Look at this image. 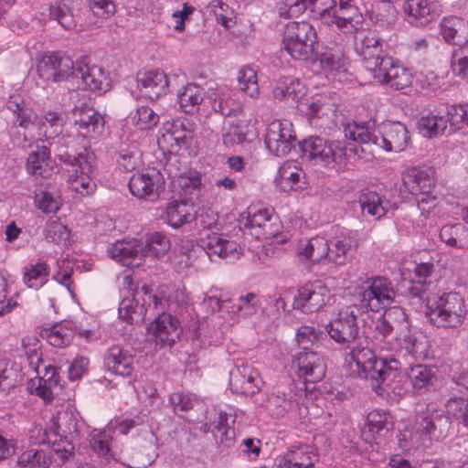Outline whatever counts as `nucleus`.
I'll list each match as a JSON object with an SVG mask.
<instances>
[{
  "label": "nucleus",
  "mask_w": 468,
  "mask_h": 468,
  "mask_svg": "<svg viewBox=\"0 0 468 468\" xmlns=\"http://www.w3.org/2000/svg\"><path fill=\"white\" fill-rule=\"evenodd\" d=\"M66 122L73 125L77 133L89 139L100 136L104 130V118L93 107L83 92L74 90L69 93L64 101Z\"/></svg>",
  "instance_id": "nucleus-1"
},
{
  "label": "nucleus",
  "mask_w": 468,
  "mask_h": 468,
  "mask_svg": "<svg viewBox=\"0 0 468 468\" xmlns=\"http://www.w3.org/2000/svg\"><path fill=\"white\" fill-rule=\"evenodd\" d=\"M426 314L430 322L437 327H459L467 314L465 301L458 292H444L427 306Z\"/></svg>",
  "instance_id": "nucleus-2"
},
{
  "label": "nucleus",
  "mask_w": 468,
  "mask_h": 468,
  "mask_svg": "<svg viewBox=\"0 0 468 468\" xmlns=\"http://www.w3.org/2000/svg\"><path fill=\"white\" fill-rule=\"evenodd\" d=\"M447 427V417L438 412L431 415L422 413L416 419L411 429L405 430L401 434L403 441H408V443L401 444V446L416 450L426 448L431 445L433 438L436 440L441 438Z\"/></svg>",
  "instance_id": "nucleus-3"
},
{
  "label": "nucleus",
  "mask_w": 468,
  "mask_h": 468,
  "mask_svg": "<svg viewBox=\"0 0 468 468\" xmlns=\"http://www.w3.org/2000/svg\"><path fill=\"white\" fill-rule=\"evenodd\" d=\"M282 46L292 58L306 60L317 46L316 31L306 21L289 22L283 31Z\"/></svg>",
  "instance_id": "nucleus-4"
},
{
  "label": "nucleus",
  "mask_w": 468,
  "mask_h": 468,
  "mask_svg": "<svg viewBox=\"0 0 468 468\" xmlns=\"http://www.w3.org/2000/svg\"><path fill=\"white\" fill-rule=\"evenodd\" d=\"M60 161L67 186L73 195L87 197L95 192L97 186L90 176L91 165L86 155L79 154L78 156H70L65 154L60 156Z\"/></svg>",
  "instance_id": "nucleus-5"
},
{
  "label": "nucleus",
  "mask_w": 468,
  "mask_h": 468,
  "mask_svg": "<svg viewBox=\"0 0 468 468\" xmlns=\"http://www.w3.org/2000/svg\"><path fill=\"white\" fill-rule=\"evenodd\" d=\"M302 158L314 165L324 166L342 164L346 149L338 142H329L322 137L311 136L300 143Z\"/></svg>",
  "instance_id": "nucleus-6"
},
{
  "label": "nucleus",
  "mask_w": 468,
  "mask_h": 468,
  "mask_svg": "<svg viewBox=\"0 0 468 468\" xmlns=\"http://www.w3.org/2000/svg\"><path fill=\"white\" fill-rule=\"evenodd\" d=\"M347 361L350 365L355 364L359 377L376 381L378 384L384 382L394 374L386 362L378 359L368 347H354L348 354ZM372 388L378 392L377 388H379V385L375 387L372 384Z\"/></svg>",
  "instance_id": "nucleus-7"
},
{
  "label": "nucleus",
  "mask_w": 468,
  "mask_h": 468,
  "mask_svg": "<svg viewBox=\"0 0 468 468\" xmlns=\"http://www.w3.org/2000/svg\"><path fill=\"white\" fill-rule=\"evenodd\" d=\"M378 60L375 75L382 84L404 93L410 90L414 75L409 68L389 56L378 58Z\"/></svg>",
  "instance_id": "nucleus-8"
},
{
  "label": "nucleus",
  "mask_w": 468,
  "mask_h": 468,
  "mask_svg": "<svg viewBox=\"0 0 468 468\" xmlns=\"http://www.w3.org/2000/svg\"><path fill=\"white\" fill-rule=\"evenodd\" d=\"M359 292L360 303L367 310L379 312L391 305L396 292L392 282L382 276L367 278Z\"/></svg>",
  "instance_id": "nucleus-9"
},
{
  "label": "nucleus",
  "mask_w": 468,
  "mask_h": 468,
  "mask_svg": "<svg viewBox=\"0 0 468 468\" xmlns=\"http://www.w3.org/2000/svg\"><path fill=\"white\" fill-rule=\"evenodd\" d=\"M357 314L356 305L342 308L337 317L330 321L326 326L330 337L339 344H350L355 341L359 333Z\"/></svg>",
  "instance_id": "nucleus-10"
},
{
  "label": "nucleus",
  "mask_w": 468,
  "mask_h": 468,
  "mask_svg": "<svg viewBox=\"0 0 468 468\" xmlns=\"http://www.w3.org/2000/svg\"><path fill=\"white\" fill-rule=\"evenodd\" d=\"M330 299V291L321 282H308L294 296L292 307L304 314L318 312Z\"/></svg>",
  "instance_id": "nucleus-11"
},
{
  "label": "nucleus",
  "mask_w": 468,
  "mask_h": 468,
  "mask_svg": "<svg viewBox=\"0 0 468 468\" xmlns=\"http://www.w3.org/2000/svg\"><path fill=\"white\" fill-rule=\"evenodd\" d=\"M292 367L298 378L305 383L321 381L326 372L323 357L314 352H300L292 360Z\"/></svg>",
  "instance_id": "nucleus-12"
},
{
  "label": "nucleus",
  "mask_w": 468,
  "mask_h": 468,
  "mask_svg": "<svg viewBox=\"0 0 468 468\" xmlns=\"http://www.w3.org/2000/svg\"><path fill=\"white\" fill-rule=\"evenodd\" d=\"M147 332L161 346H171L182 333L179 320L170 314H160L147 327Z\"/></svg>",
  "instance_id": "nucleus-13"
},
{
  "label": "nucleus",
  "mask_w": 468,
  "mask_h": 468,
  "mask_svg": "<svg viewBox=\"0 0 468 468\" xmlns=\"http://www.w3.org/2000/svg\"><path fill=\"white\" fill-rule=\"evenodd\" d=\"M262 385L260 374L251 367L242 365L230 371L229 387L236 394L253 396L261 391Z\"/></svg>",
  "instance_id": "nucleus-14"
},
{
  "label": "nucleus",
  "mask_w": 468,
  "mask_h": 468,
  "mask_svg": "<svg viewBox=\"0 0 468 468\" xmlns=\"http://www.w3.org/2000/svg\"><path fill=\"white\" fill-rule=\"evenodd\" d=\"M293 139L291 125L277 121L268 126L265 144L270 152L275 155L285 156L292 149Z\"/></svg>",
  "instance_id": "nucleus-15"
},
{
  "label": "nucleus",
  "mask_w": 468,
  "mask_h": 468,
  "mask_svg": "<svg viewBox=\"0 0 468 468\" xmlns=\"http://www.w3.org/2000/svg\"><path fill=\"white\" fill-rule=\"evenodd\" d=\"M319 461L317 451L310 445L292 447L282 458L279 468H315Z\"/></svg>",
  "instance_id": "nucleus-16"
},
{
  "label": "nucleus",
  "mask_w": 468,
  "mask_h": 468,
  "mask_svg": "<svg viewBox=\"0 0 468 468\" xmlns=\"http://www.w3.org/2000/svg\"><path fill=\"white\" fill-rule=\"evenodd\" d=\"M104 362L107 368L118 376L131 377L134 370V356L119 345L107 350Z\"/></svg>",
  "instance_id": "nucleus-17"
},
{
  "label": "nucleus",
  "mask_w": 468,
  "mask_h": 468,
  "mask_svg": "<svg viewBox=\"0 0 468 468\" xmlns=\"http://www.w3.org/2000/svg\"><path fill=\"white\" fill-rule=\"evenodd\" d=\"M157 457L158 440L154 433H149L123 463L130 468H146L154 463Z\"/></svg>",
  "instance_id": "nucleus-18"
},
{
  "label": "nucleus",
  "mask_w": 468,
  "mask_h": 468,
  "mask_svg": "<svg viewBox=\"0 0 468 468\" xmlns=\"http://www.w3.org/2000/svg\"><path fill=\"white\" fill-rule=\"evenodd\" d=\"M405 188L415 196L431 194L436 185V179L432 173L417 167L407 169L402 176Z\"/></svg>",
  "instance_id": "nucleus-19"
},
{
  "label": "nucleus",
  "mask_w": 468,
  "mask_h": 468,
  "mask_svg": "<svg viewBox=\"0 0 468 468\" xmlns=\"http://www.w3.org/2000/svg\"><path fill=\"white\" fill-rule=\"evenodd\" d=\"M253 120L242 115L235 122H226L223 126L222 141L228 147L242 144L247 137L255 133Z\"/></svg>",
  "instance_id": "nucleus-20"
},
{
  "label": "nucleus",
  "mask_w": 468,
  "mask_h": 468,
  "mask_svg": "<svg viewBox=\"0 0 468 468\" xmlns=\"http://www.w3.org/2000/svg\"><path fill=\"white\" fill-rule=\"evenodd\" d=\"M110 253L122 265L131 268L139 267L144 259L142 245L137 240L118 241L112 245Z\"/></svg>",
  "instance_id": "nucleus-21"
},
{
  "label": "nucleus",
  "mask_w": 468,
  "mask_h": 468,
  "mask_svg": "<svg viewBox=\"0 0 468 468\" xmlns=\"http://www.w3.org/2000/svg\"><path fill=\"white\" fill-rule=\"evenodd\" d=\"M410 143L407 128L400 122H391L386 125L384 133L379 136L378 147L387 152L399 153L406 149Z\"/></svg>",
  "instance_id": "nucleus-22"
},
{
  "label": "nucleus",
  "mask_w": 468,
  "mask_h": 468,
  "mask_svg": "<svg viewBox=\"0 0 468 468\" xmlns=\"http://www.w3.org/2000/svg\"><path fill=\"white\" fill-rule=\"evenodd\" d=\"M138 83L143 94L150 100H155L166 94L168 79L165 72L149 70L138 77Z\"/></svg>",
  "instance_id": "nucleus-23"
},
{
  "label": "nucleus",
  "mask_w": 468,
  "mask_h": 468,
  "mask_svg": "<svg viewBox=\"0 0 468 468\" xmlns=\"http://www.w3.org/2000/svg\"><path fill=\"white\" fill-rule=\"evenodd\" d=\"M162 184V176L159 172L152 174L133 175L129 181L131 193L139 197H155Z\"/></svg>",
  "instance_id": "nucleus-24"
},
{
  "label": "nucleus",
  "mask_w": 468,
  "mask_h": 468,
  "mask_svg": "<svg viewBox=\"0 0 468 468\" xmlns=\"http://www.w3.org/2000/svg\"><path fill=\"white\" fill-rule=\"evenodd\" d=\"M396 325H392L387 316L379 318L371 336V344L380 351H396L398 343L396 341Z\"/></svg>",
  "instance_id": "nucleus-25"
},
{
  "label": "nucleus",
  "mask_w": 468,
  "mask_h": 468,
  "mask_svg": "<svg viewBox=\"0 0 468 468\" xmlns=\"http://www.w3.org/2000/svg\"><path fill=\"white\" fill-rule=\"evenodd\" d=\"M403 11L407 21L416 27H423L432 21L434 13L429 0H405Z\"/></svg>",
  "instance_id": "nucleus-26"
},
{
  "label": "nucleus",
  "mask_w": 468,
  "mask_h": 468,
  "mask_svg": "<svg viewBox=\"0 0 468 468\" xmlns=\"http://www.w3.org/2000/svg\"><path fill=\"white\" fill-rule=\"evenodd\" d=\"M79 67V80H81L86 89L99 92H105L110 89V78L102 68L89 66L87 63Z\"/></svg>",
  "instance_id": "nucleus-27"
},
{
  "label": "nucleus",
  "mask_w": 468,
  "mask_h": 468,
  "mask_svg": "<svg viewBox=\"0 0 468 468\" xmlns=\"http://www.w3.org/2000/svg\"><path fill=\"white\" fill-rule=\"evenodd\" d=\"M195 214L192 204L174 201L167 206L165 218L170 226L177 229L194 220Z\"/></svg>",
  "instance_id": "nucleus-28"
},
{
  "label": "nucleus",
  "mask_w": 468,
  "mask_h": 468,
  "mask_svg": "<svg viewBox=\"0 0 468 468\" xmlns=\"http://www.w3.org/2000/svg\"><path fill=\"white\" fill-rule=\"evenodd\" d=\"M374 123L370 122L348 123L345 129L346 136L350 140L367 145L378 146L379 136L373 131Z\"/></svg>",
  "instance_id": "nucleus-29"
},
{
  "label": "nucleus",
  "mask_w": 468,
  "mask_h": 468,
  "mask_svg": "<svg viewBox=\"0 0 468 468\" xmlns=\"http://www.w3.org/2000/svg\"><path fill=\"white\" fill-rule=\"evenodd\" d=\"M6 107L16 116L14 126H19L27 129L34 124L36 115L34 112L27 107L24 99L19 94H12L6 101Z\"/></svg>",
  "instance_id": "nucleus-30"
},
{
  "label": "nucleus",
  "mask_w": 468,
  "mask_h": 468,
  "mask_svg": "<svg viewBox=\"0 0 468 468\" xmlns=\"http://www.w3.org/2000/svg\"><path fill=\"white\" fill-rule=\"evenodd\" d=\"M207 253L210 258L227 259L235 256L238 251V244L233 240L223 239L220 235L213 233L207 236L205 243Z\"/></svg>",
  "instance_id": "nucleus-31"
},
{
  "label": "nucleus",
  "mask_w": 468,
  "mask_h": 468,
  "mask_svg": "<svg viewBox=\"0 0 468 468\" xmlns=\"http://www.w3.org/2000/svg\"><path fill=\"white\" fill-rule=\"evenodd\" d=\"M273 93L279 100L298 101L304 96L305 89L299 80L283 77L277 81Z\"/></svg>",
  "instance_id": "nucleus-32"
},
{
  "label": "nucleus",
  "mask_w": 468,
  "mask_h": 468,
  "mask_svg": "<svg viewBox=\"0 0 468 468\" xmlns=\"http://www.w3.org/2000/svg\"><path fill=\"white\" fill-rule=\"evenodd\" d=\"M318 59L324 69L342 72L346 71L347 58L343 48L338 45L325 47L318 56Z\"/></svg>",
  "instance_id": "nucleus-33"
},
{
  "label": "nucleus",
  "mask_w": 468,
  "mask_h": 468,
  "mask_svg": "<svg viewBox=\"0 0 468 468\" xmlns=\"http://www.w3.org/2000/svg\"><path fill=\"white\" fill-rule=\"evenodd\" d=\"M302 170L293 162L283 163L275 178L276 185L284 192L294 190L301 179Z\"/></svg>",
  "instance_id": "nucleus-34"
},
{
  "label": "nucleus",
  "mask_w": 468,
  "mask_h": 468,
  "mask_svg": "<svg viewBox=\"0 0 468 468\" xmlns=\"http://www.w3.org/2000/svg\"><path fill=\"white\" fill-rule=\"evenodd\" d=\"M440 238L451 247L468 248V229L462 224L443 226L440 231Z\"/></svg>",
  "instance_id": "nucleus-35"
},
{
  "label": "nucleus",
  "mask_w": 468,
  "mask_h": 468,
  "mask_svg": "<svg viewBox=\"0 0 468 468\" xmlns=\"http://www.w3.org/2000/svg\"><path fill=\"white\" fill-rule=\"evenodd\" d=\"M396 331L398 333L396 335L398 348H404L408 353L413 356H417L421 353L420 350L421 343L406 322L397 324Z\"/></svg>",
  "instance_id": "nucleus-36"
},
{
  "label": "nucleus",
  "mask_w": 468,
  "mask_h": 468,
  "mask_svg": "<svg viewBox=\"0 0 468 468\" xmlns=\"http://www.w3.org/2000/svg\"><path fill=\"white\" fill-rule=\"evenodd\" d=\"M330 249L327 240L322 237L309 239L305 245L299 249L298 254L312 261H320L329 255Z\"/></svg>",
  "instance_id": "nucleus-37"
},
{
  "label": "nucleus",
  "mask_w": 468,
  "mask_h": 468,
  "mask_svg": "<svg viewBox=\"0 0 468 468\" xmlns=\"http://www.w3.org/2000/svg\"><path fill=\"white\" fill-rule=\"evenodd\" d=\"M202 101V89L196 84H187L178 94L180 108L186 113L194 112Z\"/></svg>",
  "instance_id": "nucleus-38"
},
{
  "label": "nucleus",
  "mask_w": 468,
  "mask_h": 468,
  "mask_svg": "<svg viewBox=\"0 0 468 468\" xmlns=\"http://www.w3.org/2000/svg\"><path fill=\"white\" fill-rule=\"evenodd\" d=\"M47 149L43 147L37 152L29 154L27 159V170L33 176H39L41 177H48L50 175V168L48 164Z\"/></svg>",
  "instance_id": "nucleus-39"
},
{
  "label": "nucleus",
  "mask_w": 468,
  "mask_h": 468,
  "mask_svg": "<svg viewBox=\"0 0 468 468\" xmlns=\"http://www.w3.org/2000/svg\"><path fill=\"white\" fill-rule=\"evenodd\" d=\"M58 55L56 52L45 53L37 63L39 77L46 81L57 82L58 80Z\"/></svg>",
  "instance_id": "nucleus-40"
},
{
  "label": "nucleus",
  "mask_w": 468,
  "mask_h": 468,
  "mask_svg": "<svg viewBox=\"0 0 468 468\" xmlns=\"http://www.w3.org/2000/svg\"><path fill=\"white\" fill-rule=\"evenodd\" d=\"M367 427L373 436L388 431L393 428L391 416L385 411L374 410L367 414Z\"/></svg>",
  "instance_id": "nucleus-41"
},
{
  "label": "nucleus",
  "mask_w": 468,
  "mask_h": 468,
  "mask_svg": "<svg viewBox=\"0 0 468 468\" xmlns=\"http://www.w3.org/2000/svg\"><path fill=\"white\" fill-rule=\"evenodd\" d=\"M48 275V265L39 262L25 268L23 280L27 287L38 289L47 282Z\"/></svg>",
  "instance_id": "nucleus-42"
},
{
  "label": "nucleus",
  "mask_w": 468,
  "mask_h": 468,
  "mask_svg": "<svg viewBox=\"0 0 468 468\" xmlns=\"http://www.w3.org/2000/svg\"><path fill=\"white\" fill-rule=\"evenodd\" d=\"M359 205L363 213L379 218L386 214L381 197L376 192L363 193L359 197Z\"/></svg>",
  "instance_id": "nucleus-43"
},
{
  "label": "nucleus",
  "mask_w": 468,
  "mask_h": 468,
  "mask_svg": "<svg viewBox=\"0 0 468 468\" xmlns=\"http://www.w3.org/2000/svg\"><path fill=\"white\" fill-rule=\"evenodd\" d=\"M419 127L427 137L443 134L447 129V121L442 116H423L419 122Z\"/></svg>",
  "instance_id": "nucleus-44"
},
{
  "label": "nucleus",
  "mask_w": 468,
  "mask_h": 468,
  "mask_svg": "<svg viewBox=\"0 0 468 468\" xmlns=\"http://www.w3.org/2000/svg\"><path fill=\"white\" fill-rule=\"evenodd\" d=\"M238 81L240 90L250 97H256L260 90L256 70L250 67H243L238 74Z\"/></svg>",
  "instance_id": "nucleus-45"
},
{
  "label": "nucleus",
  "mask_w": 468,
  "mask_h": 468,
  "mask_svg": "<svg viewBox=\"0 0 468 468\" xmlns=\"http://www.w3.org/2000/svg\"><path fill=\"white\" fill-rule=\"evenodd\" d=\"M464 27V21L459 17L444 19L441 24V34L443 38L447 42L454 45L462 44L465 37L460 34V29Z\"/></svg>",
  "instance_id": "nucleus-46"
},
{
  "label": "nucleus",
  "mask_w": 468,
  "mask_h": 468,
  "mask_svg": "<svg viewBox=\"0 0 468 468\" xmlns=\"http://www.w3.org/2000/svg\"><path fill=\"white\" fill-rule=\"evenodd\" d=\"M317 0H284L278 6L279 16L282 18L297 17L315 4Z\"/></svg>",
  "instance_id": "nucleus-47"
},
{
  "label": "nucleus",
  "mask_w": 468,
  "mask_h": 468,
  "mask_svg": "<svg viewBox=\"0 0 468 468\" xmlns=\"http://www.w3.org/2000/svg\"><path fill=\"white\" fill-rule=\"evenodd\" d=\"M56 378L57 377L54 374L53 377L48 379H31L27 384V389L30 393L36 394L39 398L43 399L45 402H50L54 399L52 385H57L58 379Z\"/></svg>",
  "instance_id": "nucleus-48"
},
{
  "label": "nucleus",
  "mask_w": 468,
  "mask_h": 468,
  "mask_svg": "<svg viewBox=\"0 0 468 468\" xmlns=\"http://www.w3.org/2000/svg\"><path fill=\"white\" fill-rule=\"evenodd\" d=\"M120 318L127 323L133 324L144 320V306L134 299L124 298L119 306Z\"/></svg>",
  "instance_id": "nucleus-49"
},
{
  "label": "nucleus",
  "mask_w": 468,
  "mask_h": 468,
  "mask_svg": "<svg viewBox=\"0 0 468 468\" xmlns=\"http://www.w3.org/2000/svg\"><path fill=\"white\" fill-rule=\"evenodd\" d=\"M22 346L28 361L29 367L37 371L42 362L39 340L33 335H27L22 339Z\"/></svg>",
  "instance_id": "nucleus-50"
},
{
  "label": "nucleus",
  "mask_w": 468,
  "mask_h": 468,
  "mask_svg": "<svg viewBox=\"0 0 468 468\" xmlns=\"http://www.w3.org/2000/svg\"><path fill=\"white\" fill-rule=\"evenodd\" d=\"M50 457L43 450H29L18 458V463L31 468H47L50 464Z\"/></svg>",
  "instance_id": "nucleus-51"
},
{
  "label": "nucleus",
  "mask_w": 468,
  "mask_h": 468,
  "mask_svg": "<svg viewBox=\"0 0 468 468\" xmlns=\"http://www.w3.org/2000/svg\"><path fill=\"white\" fill-rule=\"evenodd\" d=\"M282 225L277 218H271L261 229H256L252 231L251 235H254L257 239H275L278 244L284 243L286 241V236L282 233Z\"/></svg>",
  "instance_id": "nucleus-52"
},
{
  "label": "nucleus",
  "mask_w": 468,
  "mask_h": 468,
  "mask_svg": "<svg viewBox=\"0 0 468 468\" xmlns=\"http://www.w3.org/2000/svg\"><path fill=\"white\" fill-rule=\"evenodd\" d=\"M180 261L179 264L186 268L193 267L199 255L203 253V248L194 244L193 240L182 239L179 247Z\"/></svg>",
  "instance_id": "nucleus-53"
},
{
  "label": "nucleus",
  "mask_w": 468,
  "mask_h": 468,
  "mask_svg": "<svg viewBox=\"0 0 468 468\" xmlns=\"http://www.w3.org/2000/svg\"><path fill=\"white\" fill-rule=\"evenodd\" d=\"M433 371L424 365H416L409 372V378L415 389H422L428 387L433 378Z\"/></svg>",
  "instance_id": "nucleus-54"
},
{
  "label": "nucleus",
  "mask_w": 468,
  "mask_h": 468,
  "mask_svg": "<svg viewBox=\"0 0 468 468\" xmlns=\"http://www.w3.org/2000/svg\"><path fill=\"white\" fill-rule=\"evenodd\" d=\"M18 374L6 359H0V393L6 395L17 384Z\"/></svg>",
  "instance_id": "nucleus-55"
},
{
  "label": "nucleus",
  "mask_w": 468,
  "mask_h": 468,
  "mask_svg": "<svg viewBox=\"0 0 468 468\" xmlns=\"http://www.w3.org/2000/svg\"><path fill=\"white\" fill-rule=\"evenodd\" d=\"M447 122L451 129L468 132V110L463 105H452L447 112Z\"/></svg>",
  "instance_id": "nucleus-56"
},
{
  "label": "nucleus",
  "mask_w": 468,
  "mask_h": 468,
  "mask_svg": "<svg viewBox=\"0 0 468 468\" xmlns=\"http://www.w3.org/2000/svg\"><path fill=\"white\" fill-rule=\"evenodd\" d=\"M133 123L141 130H149L156 126L159 116L148 106L139 107L133 117Z\"/></svg>",
  "instance_id": "nucleus-57"
},
{
  "label": "nucleus",
  "mask_w": 468,
  "mask_h": 468,
  "mask_svg": "<svg viewBox=\"0 0 468 468\" xmlns=\"http://www.w3.org/2000/svg\"><path fill=\"white\" fill-rule=\"evenodd\" d=\"M231 312L241 313L243 315H251L259 307L257 294L249 292L245 296H240L231 306Z\"/></svg>",
  "instance_id": "nucleus-58"
},
{
  "label": "nucleus",
  "mask_w": 468,
  "mask_h": 468,
  "mask_svg": "<svg viewBox=\"0 0 468 468\" xmlns=\"http://www.w3.org/2000/svg\"><path fill=\"white\" fill-rule=\"evenodd\" d=\"M382 46L380 42L372 35H367L364 37L361 46V54L366 60L374 59L375 65L378 63V58L381 56Z\"/></svg>",
  "instance_id": "nucleus-59"
},
{
  "label": "nucleus",
  "mask_w": 468,
  "mask_h": 468,
  "mask_svg": "<svg viewBox=\"0 0 468 468\" xmlns=\"http://www.w3.org/2000/svg\"><path fill=\"white\" fill-rule=\"evenodd\" d=\"M84 63L83 61L74 62L69 56L60 57V80H79L80 73L77 69Z\"/></svg>",
  "instance_id": "nucleus-60"
},
{
  "label": "nucleus",
  "mask_w": 468,
  "mask_h": 468,
  "mask_svg": "<svg viewBox=\"0 0 468 468\" xmlns=\"http://www.w3.org/2000/svg\"><path fill=\"white\" fill-rule=\"evenodd\" d=\"M146 247L155 257L164 255L170 249L169 239L161 232L153 233L147 239Z\"/></svg>",
  "instance_id": "nucleus-61"
},
{
  "label": "nucleus",
  "mask_w": 468,
  "mask_h": 468,
  "mask_svg": "<svg viewBox=\"0 0 468 468\" xmlns=\"http://www.w3.org/2000/svg\"><path fill=\"white\" fill-rule=\"evenodd\" d=\"M271 218L267 209H261L254 214L249 213L245 221H241L245 229H249L250 233L256 229H261L265 224Z\"/></svg>",
  "instance_id": "nucleus-62"
},
{
  "label": "nucleus",
  "mask_w": 468,
  "mask_h": 468,
  "mask_svg": "<svg viewBox=\"0 0 468 468\" xmlns=\"http://www.w3.org/2000/svg\"><path fill=\"white\" fill-rule=\"evenodd\" d=\"M170 403L174 411H187L194 407L195 399L191 394L184 392H174L170 396Z\"/></svg>",
  "instance_id": "nucleus-63"
},
{
  "label": "nucleus",
  "mask_w": 468,
  "mask_h": 468,
  "mask_svg": "<svg viewBox=\"0 0 468 468\" xmlns=\"http://www.w3.org/2000/svg\"><path fill=\"white\" fill-rule=\"evenodd\" d=\"M351 243L345 239L337 240L335 243L334 249H332L329 259L332 262L337 265H343L347 260L348 251L351 250Z\"/></svg>",
  "instance_id": "nucleus-64"
}]
</instances>
